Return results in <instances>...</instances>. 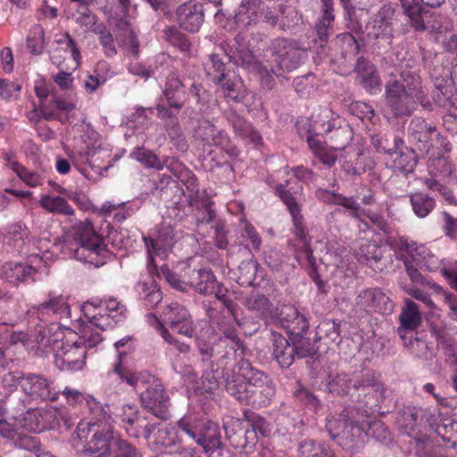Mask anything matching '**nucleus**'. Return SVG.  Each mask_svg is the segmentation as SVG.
<instances>
[{
    "mask_svg": "<svg viewBox=\"0 0 457 457\" xmlns=\"http://www.w3.org/2000/svg\"><path fill=\"white\" fill-rule=\"evenodd\" d=\"M326 390L349 400L361 409V416L370 417L377 411L386 399V387L375 373H366L361 378H351L346 373L329 375Z\"/></svg>",
    "mask_w": 457,
    "mask_h": 457,
    "instance_id": "1",
    "label": "nucleus"
},
{
    "mask_svg": "<svg viewBox=\"0 0 457 457\" xmlns=\"http://www.w3.org/2000/svg\"><path fill=\"white\" fill-rule=\"evenodd\" d=\"M227 392L242 404L260 408L270 404L276 390L264 371L241 358L233 369V380L227 383Z\"/></svg>",
    "mask_w": 457,
    "mask_h": 457,
    "instance_id": "2",
    "label": "nucleus"
},
{
    "mask_svg": "<svg viewBox=\"0 0 457 457\" xmlns=\"http://www.w3.org/2000/svg\"><path fill=\"white\" fill-rule=\"evenodd\" d=\"M73 237L76 242V260L95 267L105 263L108 256L107 245L104 237L95 230L91 221L86 220L76 224L73 227Z\"/></svg>",
    "mask_w": 457,
    "mask_h": 457,
    "instance_id": "3",
    "label": "nucleus"
},
{
    "mask_svg": "<svg viewBox=\"0 0 457 457\" xmlns=\"http://www.w3.org/2000/svg\"><path fill=\"white\" fill-rule=\"evenodd\" d=\"M220 337L214 342H208L204 338L196 337V346L199 353L204 356L211 355L217 362L222 364L226 360L232 361L236 357L244 358L245 346L244 341L238 337L234 327L228 326L224 321H218Z\"/></svg>",
    "mask_w": 457,
    "mask_h": 457,
    "instance_id": "4",
    "label": "nucleus"
},
{
    "mask_svg": "<svg viewBox=\"0 0 457 457\" xmlns=\"http://www.w3.org/2000/svg\"><path fill=\"white\" fill-rule=\"evenodd\" d=\"M108 419L92 420L88 423L80 422L76 428L77 436L87 440L81 454L95 457H108L112 454L111 443L114 442L113 429Z\"/></svg>",
    "mask_w": 457,
    "mask_h": 457,
    "instance_id": "5",
    "label": "nucleus"
},
{
    "mask_svg": "<svg viewBox=\"0 0 457 457\" xmlns=\"http://www.w3.org/2000/svg\"><path fill=\"white\" fill-rule=\"evenodd\" d=\"M395 9L383 4L366 24V36L378 50L388 52L394 37Z\"/></svg>",
    "mask_w": 457,
    "mask_h": 457,
    "instance_id": "6",
    "label": "nucleus"
},
{
    "mask_svg": "<svg viewBox=\"0 0 457 457\" xmlns=\"http://www.w3.org/2000/svg\"><path fill=\"white\" fill-rule=\"evenodd\" d=\"M323 120L319 124V130L325 141L335 151L344 150L353 140V132L345 119L335 113L330 108H322Z\"/></svg>",
    "mask_w": 457,
    "mask_h": 457,
    "instance_id": "7",
    "label": "nucleus"
},
{
    "mask_svg": "<svg viewBox=\"0 0 457 457\" xmlns=\"http://www.w3.org/2000/svg\"><path fill=\"white\" fill-rule=\"evenodd\" d=\"M340 4L349 31L338 34L335 38V44L340 49L344 60H353L360 53V44L356 36L360 37L362 35V26L355 17L356 7L353 0H340Z\"/></svg>",
    "mask_w": 457,
    "mask_h": 457,
    "instance_id": "8",
    "label": "nucleus"
},
{
    "mask_svg": "<svg viewBox=\"0 0 457 457\" xmlns=\"http://www.w3.org/2000/svg\"><path fill=\"white\" fill-rule=\"evenodd\" d=\"M270 50L274 55L278 68L272 70L276 76H280L284 71H292L301 63L303 49L300 47L298 41L287 37H277L270 45Z\"/></svg>",
    "mask_w": 457,
    "mask_h": 457,
    "instance_id": "9",
    "label": "nucleus"
},
{
    "mask_svg": "<svg viewBox=\"0 0 457 457\" xmlns=\"http://www.w3.org/2000/svg\"><path fill=\"white\" fill-rule=\"evenodd\" d=\"M147 383L143 389L138 390L142 406L151 414L161 420L170 417V399L161 382L153 376V379H146Z\"/></svg>",
    "mask_w": 457,
    "mask_h": 457,
    "instance_id": "10",
    "label": "nucleus"
},
{
    "mask_svg": "<svg viewBox=\"0 0 457 457\" xmlns=\"http://www.w3.org/2000/svg\"><path fill=\"white\" fill-rule=\"evenodd\" d=\"M357 261L376 272H383L393 266V254L390 250L375 242L361 244L356 252Z\"/></svg>",
    "mask_w": 457,
    "mask_h": 457,
    "instance_id": "11",
    "label": "nucleus"
},
{
    "mask_svg": "<svg viewBox=\"0 0 457 457\" xmlns=\"http://www.w3.org/2000/svg\"><path fill=\"white\" fill-rule=\"evenodd\" d=\"M147 249V269L149 272L156 270L154 264L155 255H166L176 243V235L173 228L167 223H162L156 231V237L147 239L144 237Z\"/></svg>",
    "mask_w": 457,
    "mask_h": 457,
    "instance_id": "12",
    "label": "nucleus"
},
{
    "mask_svg": "<svg viewBox=\"0 0 457 457\" xmlns=\"http://www.w3.org/2000/svg\"><path fill=\"white\" fill-rule=\"evenodd\" d=\"M162 315L164 322L173 332L188 338L195 336L196 326L189 311L183 305L172 303L165 307Z\"/></svg>",
    "mask_w": 457,
    "mask_h": 457,
    "instance_id": "13",
    "label": "nucleus"
},
{
    "mask_svg": "<svg viewBox=\"0 0 457 457\" xmlns=\"http://www.w3.org/2000/svg\"><path fill=\"white\" fill-rule=\"evenodd\" d=\"M385 88L386 104L394 117L411 116L419 104L416 98L403 91L397 81H388Z\"/></svg>",
    "mask_w": 457,
    "mask_h": 457,
    "instance_id": "14",
    "label": "nucleus"
},
{
    "mask_svg": "<svg viewBox=\"0 0 457 457\" xmlns=\"http://www.w3.org/2000/svg\"><path fill=\"white\" fill-rule=\"evenodd\" d=\"M201 361L206 364L209 371H206L203 377V385L206 387V391H214L220 385L224 386L227 390V383L233 380V370L231 372L227 370L228 365L231 361L226 360L220 364L211 355L204 356L203 353H199Z\"/></svg>",
    "mask_w": 457,
    "mask_h": 457,
    "instance_id": "15",
    "label": "nucleus"
},
{
    "mask_svg": "<svg viewBox=\"0 0 457 457\" xmlns=\"http://www.w3.org/2000/svg\"><path fill=\"white\" fill-rule=\"evenodd\" d=\"M226 439L235 449H245L253 446L257 442V435L254 427L245 426L244 421L237 419H230L223 423Z\"/></svg>",
    "mask_w": 457,
    "mask_h": 457,
    "instance_id": "16",
    "label": "nucleus"
},
{
    "mask_svg": "<svg viewBox=\"0 0 457 457\" xmlns=\"http://www.w3.org/2000/svg\"><path fill=\"white\" fill-rule=\"evenodd\" d=\"M87 346L78 342L69 343L54 354V364L62 371L80 370L85 365Z\"/></svg>",
    "mask_w": 457,
    "mask_h": 457,
    "instance_id": "17",
    "label": "nucleus"
},
{
    "mask_svg": "<svg viewBox=\"0 0 457 457\" xmlns=\"http://www.w3.org/2000/svg\"><path fill=\"white\" fill-rule=\"evenodd\" d=\"M23 392L35 400L55 401L60 390L54 383L40 374L29 373L23 382Z\"/></svg>",
    "mask_w": 457,
    "mask_h": 457,
    "instance_id": "18",
    "label": "nucleus"
},
{
    "mask_svg": "<svg viewBox=\"0 0 457 457\" xmlns=\"http://www.w3.org/2000/svg\"><path fill=\"white\" fill-rule=\"evenodd\" d=\"M409 130L420 150L426 154H428L435 147L436 143L442 138L435 126L420 117L411 120Z\"/></svg>",
    "mask_w": 457,
    "mask_h": 457,
    "instance_id": "19",
    "label": "nucleus"
},
{
    "mask_svg": "<svg viewBox=\"0 0 457 457\" xmlns=\"http://www.w3.org/2000/svg\"><path fill=\"white\" fill-rule=\"evenodd\" d=\"M270 341L272 359L278 364L279 368L287 370L292 366L296 356L290 338L271 330Z\"/></svg>",
    "mask_w": 457,
    "mask_h": 457,
    "instance_id": "20",
    "label": "nucleus"
},
{
    "mask_svg": "<svg viewBox=\"0 0 457 457\" xmlns=\"http://www.w3.org/2000/svg\"><path fill=\"white\" fill-rule=\"evenodd\" d=\"M397 81L403 91L412 96L427 110H432L433 104L429 100L427 91L421 86V79L420 75L405 69L401 71L399 79H393Z\"/></svg>",
    "mask_w": 457,
    "mask_h": 457,
    "instance_id": "21",
    "label": "nucleus"
},
{
    "mask_svg": "<svg viewBox=\"0 0 457 457\" xmlns=\"http://www.w3.org/2000/svg\"><path fill=\"white\" fill-rule=\"evenodd\" d=\"M176 15L179 27L190 33L197 32L204 21L203 5L193 2L180 4Z\"/></svg>",
    "mask_w": 457,
    "mask_h": 457,
    "instance_id": "22",
    "label": "nucleus"
},
{
    "mask_svg": "<svg viewBox=\"0 0 457 457\" xmlns=\"http://www.w3.org/2000/svg\"><path fill=\"white\" fill-rule=\"evenodd\" d=\"M357 304L367 312L389 313L393 310V303L379 288H368L360 292L357 296Z\"/></svg>",
    "mask_w": 457,
    "mask_h": 457,
    "instance_id": "23",
    "label": "nucleus"
},
{
    "mask_svg": "<svg viewBox=\"0 0 457 457\" xmlns=\"http://www.w3.org/2000/svg\"><path fill=\"white\" fill-rule=\"evenodd\" d=\"M400 327L397 333L401 339H408L411 337V333L417 331L416 328L421 322L419 306L411 299L405 300L402 312L399 315Z\"/></svg>",
    "mask_w": 457,
    "mask_h": 457,
    "instance_id": "24",
    "label": "nucleus"
},
{
    "mask_svg": "<svg viewBox=\"0 0 457 457\" xmlns=\"http://www.w3.org/2000/svg\"><path fill=\"white\" fill-rule=\"evenodd\" d=\"M162 94L170 108L180 110L184 107L187 93L184 84L175 73L167 76Z\"/></svg>",
    "mask_w": 457,
    "mask_h": 457,
    "instance_id": "25",
    "label": "nucleus"
},
{
    "mask_svg": "<svg viewBox=\"0 0 457 457\" xmlns=\"http://www.w3.org/2000/svg\"><path fill=\"white\" fill-rule=\"evenodd\" d=\"M188 284L195 288L196 292L204 295H212L213 283L217 279L212 269L209 267H200L198 269L188 270Z\"/></svg>",
    "mask_w": 457,
    "mask_h": 457,
    "instance_id": "26",
    "label": "nucleus"
},
{
    "mask_svg": "<svg viewBox=\"0 0 457 457\" xmlns=\"http://www.w3.org/2000/svg\"><path fill=\"white\" fill-rule=\"evenodd\" d=\"M122 353H119V360L114 364L112 372L118 376L121 382H125L131 386L136 392L145 387L146 379H153V375L147 372H133L121 362Z\"/></svg>",
    "mask_w": 457,
    "mask_h": 457,
    "instance_id": "27",
    "label": "nucleus"
},
{
    "mask_svg": "<svg viewBox=\"0 0 457 457\" xmlns=\"http://www.w3.org/2000/svg\"><path fill=\"white\" fill-rule=\"evenodd\" d=\"M243 306L263 320L272 317L273 304L270 300L261 292L252 291L242 301Z\"/></svg>",
    "mask_w": 457,
    "mask_h": 457,
    "instance_id": "28",
    "label": "nucleus"
},
{
    "mask_svg": "<svg viewBox=\"0 0 457 457\" xmlns=\"http://www.w3.org/2000/svg\"><path fill=\"white\" fill-rule=\"evenodd\" d=\"M428 334L425 331H415L411 337L402 339L405 348L416 357L423 360H429L434 355V347L431 342L428 341Z\"/></svg>",
    "mask_w": 457,
    "mask_h": 457,
    "instance_id": "29",
    "label": "nucleus"
},
{
    "mask_svg": "<svg viewBox=\"0 0 457 457\" xmlns=\"http://www.w3.org/2000/svg\"><path fill=\"white\" fill-rule=\"evenodd\" d=\"M195 443L201 446L205 453L217 449H223L220 430L217 423L208 420L202 432L198 435Z\"/></svg>",
    "mask_w": 457,
    "mask_h": 457,
    "instance_id": "30",
    "label": "nucleus"
},
{
    "mask_svg": "<svg viewBox=\"0 0 457 457\" xmlns=\"http://www.w3.org/2000/svg\"><path fill=\"white\" fill-rule=\"evenodd\" d=\"M37 270L33 266L22 262H9L2 267V276L12 284L25 282L29 278L34 279Z\"/></svg>",
    "mask_w": 457,
    "mask_h": 457,
    "instance_id": "31",
    "label": "nucleus"
},
{
    "mask_svg": "<svg viewBox=\"0 0 457 457\" xmlns=\"http://www.w3.org/2000/svg\"><path fill=\"white\" fill-rule=\"evenodd\" d=\"M395 155L393 158L394 168L403 173H411L418 163V156L415 151L405 145L403 141V145L397 149V152L394 154Z\"/></svg>",
    "mask_w": 457,
    "mask_h": 457,
    "instance_id": "32",
    "label": "nucleus"
},
{
    "mask_svg": "<svg viewBox=\"0 0 457 457\" xmlns=\"http://www.w3.org/2000/svg\"><path fill=\"white\" fill-rule=\"evenodd\" d=\"M360 412L361 413V409L348 405L342 410L338 415V418L334 416L328 417L326 419V429L329 436L333 440H336L337 438L342 439V431L344 430L347 417H350L352 414Z\"/></svg>",
    "mask_w": 457,
    "mask_h": 457,
    "instance_id": "33",
    "label": "nucleus"
},
{
    "mask_svg": "<svg viewBox=\"0 0 457 457\" xmlns=\"http://www.w3.org/2000/svg\"><path fill=\"white\" fill-rule=\"evenodd\" d=\"M207 420L208 419L198 413H187L178 420L177 426L180 431L195 442Z\"/></svg>",
    "mask_w": 457,
    "mask_h": 457,
    "instance_id": "34",
    "label": "nucleus"
},
{
    "mask_svg": "<svg viewBox=\"0 0 457 457\" xmlns=\"http://www.w3.org/2000/svg\"><path fill=\"white\" fill-rule=\"evenodd\" d=\"M403 139L394 133L374 134L370 137V142L373 147L378 153L394 155L399 145H403Z\"/></svg>",
    "mask_w": 457,
    "mask_h": 457,
    "instance_id": "35",
    "label": "nucleus"
},
{
    "mask_svg": "<svg viewBox=\"0 0 457 457\" xmlns=\"http://www.w3.org/2000/svg\"><path fill=\"white\" fill-rule=\"evenodd\" d=\"M303 15L291 5L281 4L276 28L280 31L292 30L303 24Z\"/></svg>",
    "mask_w": 457,
    "mask_h": 457,
    "instance_id": "36",
    "label": "nucleus"
},
{
    "mask_svg": "<svg viewBox=\"0 0 457 457\" xmlns=\"http://www.w3.org/2000/svg\"><path fill=\"white\" fill-rule=\"evenodd\" d=\"M403 8L404 9L405 14L409 17L411 26L417 31H423L427 29L425 18L428 17V12L423 7L422 2L413 1L407 4L404 2H401Z\"/></svg>",
    "mask_w": 457,
    "mask_h": 457,
    "instance_id": "37",
    "label": "nucleus"
},
{
    "mask_svg": "<svg viewBox=\"0 0 457 457\" xmlns=\"http://www.w3.org/2000/svg\"><path fill=\"white\" fill-rule=\"evenodd\" d=\"M176 179L186 187V189L188 192L187 201L189 205L195 208H199L201 193L195 175L187 168Z\"/></svg>",
    "mask_w": 457,
    "mask_h": 457,
    "instance_id": "38",
    "label": "nucleus"
},
{
    "mask_svg": "<svg viewBox=\"0 0 457 457\" xmlns=\"http://www.w3.org/2000/svg\"><path fill=\"white\" fill-rule=\"evenodd\" d=\"M136 288L138 294L143 295L144 304L148 309L155 308L162 299L160 287L154 279H150L148 282H138Z\"/></svg>",
    "mask_w": 457,
    "mask_h": 457,
    "instance_id": "39",
    "label": "nucleus"
},
{
    "mask_svg": "<svg viewBox=\"0 0 457 457\" xmlns=\"http://www.w3.org/2000/svg\"><path fill=\"white\" fill-rule=\"evenodd\" d=\"M37 313L42 316L52 312L54 314H57L61 318L70 317V306L65 298L62 295H50L49 300L37 305Z\"/></svg>",
    "mask_w": 457,
    "mask_h": 457,
    "instance_id": "40",
    "label": "nucleus"
},
{
    "mask_svg": "<svg viewBox=\"0 0 457 457\" xmlns=\"http://www.w3.org/2000/svg\"><path fill=\"white\" fill-rule=\"evenodd\" d=\"M223 131H220L208 120H202L198 122V126L195 129V137L200 138L207 145L221 144Z\"/></svg>",
    "mask_w": 457,
    "mask_h": 457,
    "instance_id": "41",
    "label": "nucleus"
},
{
    "mask_svg": "<svg viewBox=\"0 0 457 457\" xmlns=\"http://www.w3.org/2000/svg\"><path fill=\"white\" fill-rule=\"evenodd\" d=\"M39 203L45 210L51 213L71 216L75 212L67 200L61 196L43 195Z\"/></svg>",
    "mask_w": 457,
    "mask_h": 457,
    "instance_id": "42",
    "label": "nucleus"
},
{
    "mask_svg": "<svg viewBox=\"0 0 457 457\" xmlns=\"http://www.w3.org/2000/svg\"><path fill=\"white\" fill-rule=\"evenodd\" d=\"M298 457H335V454L327 445L305 439L299 444Z\"/></svg>",
    "mask_w": 457,
    "mask_h": 457,
    "instance_id": "43",
    "label": "nucleus"
},
{
    "mask_svg": "<svg viewBox=\"0 0 457 457\" xmlns=\"http://www.w3.org/2000/svg\"><path fill=\"white\" fill-rule=\"evenodd\" d=\"M410 202L413 212L419 218L427 217L436 207L435 198L422 192L410 195Z\"/></svg>",
    "mask_w": 457,
    "mask_h": 457,
    "instance_id": "44",
    "label": "nucleus"
},
{
    "mask_svg": "<svg viewBox=\"0 0 457 457\" xmlns=\"http://www.w3.org/2000/svg\"><path fill=\"white\" fill-rule=\"evenodd\" d=\"M120 418L124 424L128 435L136 438L140 436V432L135 426L140 421L138 410L135 404H125L120 409Z\"/></svg>",
    "mask_w": 457,
    "mask_h": 457,
    "instance_id": "45",
    "label": "nucleus"
},
{
    "mask_svg": "<svg viewBox=\"0 0 457 457\" xmlns=\"http://www.w3.org/2000/svg\"><path fill=\"white\" fill-rule=\"evenodd\" d=\"M18 312L17 300L5 293L0 300V324L12 326L16 321Z\"/></svg>",
    "mask_w": 457,
    "mask_h": 457,
    "instance_id": "46",
    "label": "nucleus"
},
{
    "mask_svg": "<svg viewBox=\"0 0 457 457\" xmlns=\"http://www.w3.org/2000/svg\"><path fill=\"white\" fill-rule=\"evenodd\" d=\"M101 151L96 150H89L86 152L79 151L73 152L71 154V162L75 166H79L80 164L88 163L89 166L96 170V172H99L100 174L103 171H107V170L111 167V163L104 167H101L96 164V161L98 160V155L101 154Z\"/></svg>",
    "mask_w": 457,
    "mask_h": 457,
    "instance_id": "47",
    "label": "nucleus"
},
{
    "mask_svg": "<svg viewBox=\"0 0 457 457\" xmlns=\"http://www.w3.org/2000/svg\"><path fill=\"white\" fill-rule=\"evenodd\" d=\"M262 4L261 0H242L241 4L238 7L237 12L235 14V19L237 22H245V19L246 24L251 25L252 23H255L258 20V5Z\"/></svg>",
    "mask_w": 457,
    "mask_h": 457,
    "instance_id": "48",
    "label": "nucleus"
},
{
    "mask_svg": "<svg viewBox=\"0 0 457 457\" xmlns=\"http://www.w3.org/2000/svg\"><path fill=\"white\" fill-rule=\"evenodd\" d=\"M291 343L295 352V356L298 359L303 358H315L318 353V349L315 344L309 337H304V334L291 337Z\"/></svg>",
    "mask_w": 457,
    "mask_h": 457,
    "instance_id": "49",
    "label": "nucleus"
},
{
    "mask_svg": "<svg viewBox=\"0 0 457 457\" xmlns=\"http://www.w3.org/2000/svg\"><path fill=\"white\" fill-rule=\"evenodd\" d=\"M257 269L258 262L256 260L250 258L242 261L237 268L238 275L237 282L242 287L253 286L256 277Z\"/></svg>",
    "mask_w": 457,
    "mask_h": 457,
    "instance_id": "50",
    "label": "nucleus"
},
{
    "mask_svg": "<svg viewBox=\"0 0 457 457\" xmlns=\"http://www.w3.org/2000/svg\"><path fill=\"white\" fill-rule=\"evenodd\" d=\"M322 109L320 112L312 115V118H301L296 121L295 128L297 133L301 137H307L312 134L314 135H321V131L319 130V124L323 120Z\"/></svg>",
    "mask_w": 457,
    "mask_h": 457,
    "instance_id": "51",
    "label": "nucleus"
},
{
    "mask_svg": "<svg viewBox=\"0 0 457 457\" xmlns=\"http://www.w3.org/2000/svg\"><path fill=\"white\" fill-rule=\"evenodd\" d=\"M22 406L21 412L17 415L12 413V418L15 420V426L20 428H25L29 431H36L39 429V420L37 410H28L24 411L25 405L21 403Z\"/></svg>",
    "mask_w": 457,
    "mask_h": 457,
    "instance_id": "52",
    "label": "nucleus"
},
{
    "mask_svg": "<svg viewBox=\"0 0 457 457\" xmlns=\"http://www.w3.org/2000/svg\"><path fill=\"white\" fill-rule=\"evenodd\" d=\"M22 406L21 412L17 415L12 413V418L15 420V426L20 428H25L29 431H36L39 429V420L37 410H28L24 411L25 405L21 403Z\"/></svg>",
    "mask_w": 457,
    "mask_h": 457,
    "instance_id": "53",
    "label": "nucleus"
},
{
    "mask_svg": "<svg viewBox=\"0 0 457 457\" xmlns=\"http://www.w3.org/2000/svg\"><path fill=\"white\" fill-rule=\"evenodd\" d=\"M131 157L139 162L145 168H153L161 170L164 167V163L153 151L145 147H137L131 154Z\"/></svg>",
    "mask_w": 457,
    "mask_h": 457,
    "instance_id": "54",
    "label": "nucleus"
},
{
    "mask_svg": "<svg viewBox=\"0 0 457 457\" xmlns=\"http://www.w3.org/2000/svg\"><path fill=\"white\" fill-rule=\"evenodd\" d=\"M13 442L17 447L34 453L37 457L48 456V453L42 451L40 441L37 436L18 432Z\"/></svg>",
    "mask_w": 457,
    "mask_h": 457,
    "instance_id": "55",
    "label": "nucleus"
},
{
    "mask_svg": "<svg viewBox=\"0 0 457 457\" xmlns=\"http://www.w3.org/2000/svg\"><path fill=\"white\" fill-rule=\"evenodd\" d=\"M428 171L430 178L446 179L450 178L453 174V166L448 158L435 157L428 161Z\"/></svg>",
    "mask_w": 457,
    "mask_h": 457,
    "instance_id": "56",
    "label": "nucleus"
},
{
    "mask_svg": "<svg viewBox=\"0 0 457 457\" xmlns=\"http://www.w3.org/2000/svg\"><path fill=\"white\" fill-rule=\"evenodd\" d=\"M420 411V409L414 406H405L398 411L396 422L409 434L416 426Z\"/></svg>",
    "mask_w": 457,
    "mask_h": 457,
    "instance_id": "57",
    "label": "nucleus"
},
{
    "mask_svg": "<svg viewBox=\"0 0 457 457\" xmlns=\"http://www.w3.org/2000/svg\"><path fill=\"white\" fill-rule=\"evenodd\" d=\"M276 193L281 199V201L284 203V204L287 206L292 217V220L298 217H303V215L301 214V204L296 201L295 196L289 190H287L284 185H278L276 187Z\"/></svg>",
    "mask_w": 457,
    "mask_h": 457,
    "instance_id": "58",
    "label": "nucleus"
},
{
    "mask_svg": "<svg viewBox=\"0 0 457 457\" xmlns=\"http://www.w3.org/2000/svg\"><path fill=\"white\" fill-rule=\"evenodd\" d=\"M340 322L335 320H324L316 328V337L319 340L327 338L335 343L339 339Z\"/></svg>",
    "mask_w": 457,
    "mask_h": 457,
    "instance_id": "59",
    "label": "nucleus"
},
{
    "mask_svg": "<svg viewBox=\"0 0 457 457\" xmlns=\"http://www.w3.org/2000/svg\"><path fill=\"white\" fill-rule=\"evenodd\" d=\"M68 341H64V333L58 324L49 326L48 337L46 341V348H49L55 353H59L64 348Z\"/></svg>",
    "mask_w": 457,
    "mask_h": 457,
    "instance_id": "60",
    "label": "nucleus"
},
{
    "mask_svg": "<svg viewBox=\"0 0 457 457\" xmlns=\"http://www.w3.org/2000/svg\"><path fill=\"white\" fill-rule=\"evenodd\" d=\"M357 414L358 413H354L347 417L344 430L342 431V440L348 443H354L361 434L365 432V426L356 420Z\"/></svg>",
    "mask_w": 457,
    "mask_h": 457,
    "instance_id": "61",
    "label": "nucleus"
},
{
    "mask_svg": "<svg viewBox=\"0 0 457 457\" xmlns=\"http://www.w3.org/2000/svg\"><path fill=\"white\" fill-rule=\"evenodd\" d=\"M45 46V30L40 25H35L27 37V47L34 55L43 53Z\"/></svg>",
    "mask_w": 457,
    "mask_h": 457,
    "instance_id": "62",
    "label": "nucleus"
},
{
    "mask_svg": "<svg viewBox=\"0 0 457 457\" xmlns=\"http://www.w3.org/2000/svg\"><path fill=\"white\" fill-rule=\"evenodd\" d=\"M225 116L228 123L233 127L236 134L243 137L251 134V124L247 122L244 117L239 115L234 109L226 111Z\"/></svg>",
    "mask_w": 457,
    "mask_h": 457,
    "instance_id": "63",
    "label": "nucleus"
},
{
    "mask_svg": "<svg viewBox=\"0 0 457 457\" xmlns=\"http://www.w3.org/2000/svg\"><path fill=\"white\" fill-rule=\"evenodd\" d=\"M112 457H142L139 450L122 438L114 440L112 450Z\"/></svg>",
    "mask_w": 457,
    "mask_h": 457,
    "instance_id": "64",
    "label": "nucleus"
}]
</instances>
